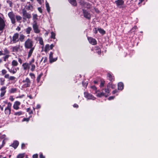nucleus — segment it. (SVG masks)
<instances>
[{
  "mask_svg": "<svg viewBox=\"0 0 158 158\" xmlns=\"http://www.w3.org/2000/svg\"><path fill=\"white\" fill-rule=\"evenodd\" d=\"M25 147V144L24 143H23L22 144L21 147L23 149H24V148Z\"/></svg>",
  "mask_w": 158,
  "mask_h": 158,
  "instance_id": "obj_62",
  "label": "nucleus"
},
{
  "mask_svg": "<svg viewBox=\"0 0 158 158\" xmlns=\"http://www.w3.org/2000/svg\"><path fill=\"white\" fill-rule=\"evenodd\" d=\"M23 114V112L21 111L16 112L14 114L15 115L20 116Z\"/></svg>",
  "mask_w": 158,
  "mask_h": 158,
  "instance_id": "obj_35",
  "label": "nucleus"
},
{
  "mask_svg": "<svg viewBox=\"0 0 158 158\" xmlns=\"http://www.w3.org/2000/svg\"><path fill=\"white\" fill-rule=\"evenodd\" d=\"M79 3L81 4L82 5H84L85 4V2L83 0H80Z\"/></svg>",
  "mask_w": 158,
  "mask_h": 158,
  "instance_id": "obj_51",
  "label": "nucleus"
},
{
  "mask_svg": "<svg viewBox=\"0 0 158 158\" xmlns=\"http://www.w3.org/2000/svg\"><path fill=\"white\" fill-rule=\"evenodd\" d=\"M32 27L34 32L36 34H38L40 32V30L39 28V26L38 25L36 21H34L32 23Z\"/></svg>",
  "mask_w": 158,
  "mask_h": 158,
  "instance_id": "obj_4",
  "label": "nucleus"
},
{
  "mask_svg": "<svg viewBox=\"0 0 158 158\" xmlns=\"http://www.w3.org/2000/svg\"><path fill=\"white\" fill-rule=\"evenodd\" d=\"M91 88L95 90H96L97 89L96 87L95 86H92L91 87Z\"/></svg>",
  "mask_w": 158,
  "mask_h": 158,
  "instance_id": "obj_63",
  "label": "nucleus"
},
{
  "mask_svg": "<svg viewBox=\"0 0 158 158\" xmlns=\"http://www.w3.org/2000/svg\"><path fill=\"white\" fill-rule=\"evenodd\" d=\"M9 77V74H6L5 75L4 77L6 78H7L9 79V77Z\"/></svg>",
  "mask_w": 158,
  "mask_h": 158,
  "instance_id": "obj_52",
  "label": "nucleus"
},
{
  "mask_svg": "<svg viewBox=\"0 0 158 158\" xmlns=\"http://www.w3.org/2000/svg\"><path fill=\"white\" fill-rule=\"evenodd\" d=\"M8 16L10 19L11 23L13 24H15V15L14 12L12 11L9 12L8 14Z\"/></svg>",
  "mask_w": 158,
  "mask_h": 158,
  "instance_id": "obj_5",
  "label": "nucleus"
},
{
  "mask_svg": "<svg viewBox=\"0 0 158 158\" xmlns=\"http://www.w3.org/2000/svg\"><path fill=\"white\" fill-rule=\"evenodd\" d=\"M98 31L100 33H101L104 34L105 33V31L103 29L101 28H99L98 29Z\"/></svg>",
  "mask_w": 158,
  "mask_h": 158,
  "instance_id": "obj_37",
  "label": "nucleus"
},
{
  "mask_svg": "<svg viewBox=\"0 0 158 158\" xmlns=\"http://www.w3.org/2000/svg\"><path fill=\"white\" fill-rule=\"evenodd\" d=\"M32 30V28L31 27H28L25 29V32L27 34H29L30 33Z\"/></svg>",
  "mask_w": 158,
  "mask_h": 158,
  "instance_id": "obj_19",
  "label": "nucleus"
},
{
  "mask_svg": "<svg viewBox=\"0 0 158 158\" xmlns=\"http://www.w3.org/2000/svg\"><path fill=\"white\" fill-rule=\"evenodd\" d=\"M82 84H83V85L84 87H86V86H87V85L88 84L87 83H85V84H84V82H82Z\"/></svg>",
  "mask_w": 158,
  "mask_h": 158,
  "instance_id": "obj_58",
  "label": "nucleus"
},
{
  "mask_svg": "<svg viewBox=\"0 0 158 158\" xmlns=\"http://www.w3.org/2000/svg\"><path fill=\"white\" fill-rule=\"evenodd\" d=\"M69 2L73 5L76 6L77 3L76 0H68Z\"/></svg>",
  "mask_w": 158,
  "mask_h": 158,
  "instance_id": "obj_22",
  "label": "nucleus"
},
{
  "mask_svg": "<svg viewBox=\"0 0 158 158\" xmlns=\"http://www.w3.org/2000/svg\"><path fill=\"white\" fill-rule=\"evenodd\" d=\"M117 6H121L123 4L124 2L123 0H118L115 2Z\"/></svg>",
  "mask_w": 158,
  "mask_h": 158,
  "instance_id": "obj_16",
  "label": "nucleus"
},
{
  "mask_svg": "<svg viewBox=\"0 0 158 158\" xmlns=\"http://www.w3.org/2000/svg\"><path fill=\"white\" fill-rule=\"evenodd\" d=\"M20 104V102L19 101H16L15 102L13 105L14 108L16 110H17L19 109V106Z\"/></svg>",
  "mask_w": 158,
  "mask_h": 158,
  "instance_id": "obj_13",
  "label": "nucleus"
},
{
  "mask_svg": "<svg viewBox=\"0 0 158 158\" xmlns=\"http://www.w3.org/2000/svg\"><path fill=\"white\" fill-rule=\"evenodd\" d=\"M6 87L5 86H3L2 87L1 89V92L0 94V96L1 97H2L3 96L6 92Z\"/></svg>",
  "mask_w": 158,
  "mask_h": 158,
  "instance_id": "obj_14",
  "label": "nucleus"
},
{
  "mask_svg": "<svg viewBox=\"0 0 158 158\" xmlns=\"http://www.w3.org/2000/svg\"><path fill=\"white\" fill-rule=\"evenodd\" d=\"M38 10L40 13H42V10L41 7H38Z\"/></svg>",
  "mask_w": 158,
  "mask_h": 158,
  "instance_id": "obj_57",
  "label": "nucleus"
},
{
  "mask_svg": "<svg viewBox=\"0 0 158 158\" xmlns=\"http://www.w3.org/2000/svg\"><path fill=\"white\" fill-rule=\"evenodd\" d=\"M114 97H110L108 98V100H110L114 98Z\"/></svg>",
  "mask_w": 158,
  "mask_h": 158,
  "instance_id": "obj_64",
  "label": "nucleus"
},
{
  "mask_svg": "<svg viewBox=\"0 0 158 158\" xmlns=\"http://www.w3.org/2000/svg\"><path fill=\"white\" fill-rule=\"evenodd\" d=\"M18 62L16 60H13L12 61L11 65L12 66H16L18 65Z\"/></svg>",
  "mask_w": 158,
  "mask_h": 158,
  "instance_id": "obj_25",
  "label": "nucleus"
},
{
  "mask_svg": "<svg viewBox=\"0 0 158 158\" xmlns=\"http://www.w3.org/2000/svg\"><path fill=\"white\" fill-rule=\"evenodd\" d=\"M7 2L9 4L10 6V7H12V2L10 0H8L7 1Z\"/></svg>",
  "mask_w": 158,
  "mask_h": 158,
  "instance_id": "obj_45",
  "label": "nucleus"
},
{
  "mask_svg": "<svg viewBox=\"0 0 158 158\" xmlns=\"http://www.w3.org/2000/svg\"><path fill=\"white\" fill-rule=\"evenodd\" d=\"M5 81V79L3 78H0V81L1 85H2L4 84V81Z\"/></svg>",
  "mask_w": 158,
  "mask_h": 158,
  "instance_id": "obj_33",
  "label": "nucleus"
},
{
  "mask_svg": "<svg viewBox=\"0 0 158 158\" xmlns=\"http://www.w3.org/2000/svg\"><path fill=\"white\" fill-rule=\"evenodd\" d=\"M83 13L85 17L88 19H90L91 16L89 13L84 10H83Z\"/></svg>",
  "mask_w": 158,
  "mask_h": 158,
  "instance_id": "obj_11",
  "label": "nucleus"
},
{
  "mask_svg": "<svg viewBox=\"0 0 158 158\" xmlns=\"http://www.w3.org/2000/svg\"><path fill=\"white\" fill-rule=\"evenodd\" d=\"M14 98H13L12 96H10V100H11V101H14Z\"/></svg>",
  "mask_w": 158,
  "mask_h": 158,
  "instance_id": "obj_59",
  "label": "nucleus"
},
{
  "mask_svg": "<svg viewBox=\"0 0 158 158\" xmlns=\"http://www.w3.org/2000/svg\"><path fill=\"white\" fill-rule=\"evenodd\" d=\"M42 74L41 73V74H40L37 77L36 79H37V81L38 82H39L40 81V78H41V77H42Z\"/></svg>",
  "mask_w": 158,
  "mask_h": 158,
  "instance_id": "obj_39",
  "label": "nucleus"
},
{
  "mask_svg": "<svg viewBox=\"0 0 158 158\" xmlns=\"http://www.w3.org/2000/svg\"><path fill=\"white\" fill-rule=\"evenodd\" d=\"M7 69H8V71L11 73H12L14 74L17 71V69H19V68H15L13 69H10L9 68L7 67Z\"/></svg>",
  "mask_w": 158,
  "mask_h": 158,
  "instance_id": "obj_17",
  "label": "nucleus"
},
{
  "mask_svg": "<svg viewBox=\"0 0 158 158\" xmlns=\"http://www.w3.org/2000/svg\"><path fill=\"white\" fill-rule=\"evenodd\" d=\"M97 96L99 97H101L102 96H105L106 97H107L109 96V95L106 94H105L103 92L100 93H98L97 95Z\"/></svg>",
  "mask_w": 158,
  "mask_h": 158,
  "instance_id": "obj_23",
  "label": "nucleus"
},
{
  "mask_svg": "<svg viewBox=\"0 0 158 158\" xmlns=\"http://www.w3.org/2000/svg\"><path fill=\"white\" fill-rule=\"evenodd\" d=\"M105 92H106V94H108H108L109 93H110V91L109 89H108L107 88V89H105Z\"/></svg>",
  "mask_w": 158,
  "mask_h": 158,
  "instance_id": "obj_48",
  "label": "nucleus"
},
{
  "mask_svg": "<svg viewBox=\"0 0 158 158\" xmlns=\"http://www.w3.org/2000/svg\"><path fill=\"white\" fill-rule=\"evenodd\" d=\"M37 14H33V19L34 21H36L37 19Z\"/></svg>",
  "mask_w": 158,
  "mask_h": 158,
  "instance_id": "obj_38",
  "label": "nucleus"
},
{
  "mask_svg": "<svg viewBox=\"0 0 158 158\" xmlns=\"http://www.w3.org/2000/svg\"><path fill=\"white\" fill-rule=\"evenodd\" d=\"M105 84V81H101V84H100V86L101 87H103L104 85Z\"/></svg>",
  "mask_w": 158,
  "mask_h": 158,
  "instance_id": "obj_50",
  "label": "nucleus"
},
{
  "mask_svg": "<svg viewBox=\"0 0 158 158\" xmlns=\"http://www.w3.org/2000/svg\"><path fill=\"white\" fill-rule=\"evenodd\" d=\"M53 53L52 52H50L49 58L50 59V63L55 61L57 60V58H53Z\"/></svg>",
  "mask_w": 158,
  "mask_h": 158,
  "instance_id": "obj_12",
  "label": "nucleus"
},
{
  "mask_svg": "<svg viewBox=\"0 0 158 158\" xmlns=\"http://www.w3.org/2000/svg\"><path fill=\"white\" fill-rule=\"evenodd\" d=\"M46 6L47 9V10L48 12H50V9L49 4L48 2H47L46 4Z\"/></svg>",
  "mask_w": 158,
  "mask_h": 158,
  "instance_id": "obj_36",
  "label": "nucleus"
},
{
  "mask_svg": "<svg viewBox=\"0 0 158 158\" xmlns=\"http://www.w3.org/2000/svg\"><path fill=\"white\" fill-rule=\"evenodd\" d=\"M22 13L23 19L25 21L27 20V19H29L31 17V14L28 13L26 10L25 9L22 10Z\"/></svg>",
  "mask_w": 158,
  "mask_h": 158,
  "instance_id": "obj_2",
  "label": "nucleus"
},
{
  "mask_svg": "<svg viewBox=\"0 0 158 158\" xmlns=\"http://www.w3.org/2000/svg\"><path fill=\"white\" fill-rule=\"evenodd\" d=\"M18 61L20 63V64H22V63L23 62L22 60L20 57H18Z\"/></svg>",
  "mask_w": 158,
  "mask_h": 158,
  "instance_id": "obj_53",
  "label": "nucleus"
},
{
  "mask_svg": "<svg viewBox=\"0 0 158 158\" xmlns=\"http://www.w3.org/2000/svg\"><path fill=\"white\" fill-rule=\"evenodd\" d=\"M4 53H3V54H5V55H8V54L9 53V51L7 49V48H5L4 50Z\"/></svg>",
  "mask_w": 158,
  "mask_h": 158,
  "instance_id": "obj_40",
  "label": "nucleus"
},
{
  "mask_svg": "<svg viewBox=\"0 0 158 158\" xmlns=\"http://www.w3.org/2000/svg\"><path fill=\"white\" fill-rule=\"evenodd\" d=\"M16 18L17 21H19L21 20L22 19V18L21 16L19 15H16L15 16V18Z\"/></svg>",
  "mask_w": 158,
  "mask_h": 158,
  "instance_id": "obj_32",
  "label": "nucleus"
},
{
  "mask_svg": "<svg viewBox=\"0 0 158 158\" xmlns=\"http://www.w3.org/2000/svg\"><path fill=\"white\" fill-rule=\"evenodd\" d=\"M123 88V84L122 82H119L118 84V89L122 90Z\"/></svg>",
  "mask_w": 158,
  "mask_h": 158,
  "instance_id": "obj_18",
  "label": "nucleus"
},
{
  "mask_svg": "<svg viewBox=\"0 0 158 158\" xmlns=\"http://www.w3.org/2000/svg\"><path fill=\"white\" fill-rule=\"evenodd\" d=\"M22 66L23 67V69L24 70H26L27 69H29L30 68L29 64L28 63H23Z\"/></svg>",
  "mask_w": 158,
  "mask_h": 158,
  "instance_id": "obj_15",
  "label": "nucleus"
},
{
  "mask_svg": "<svg viewBox=\"0 0 158 158\" xmlns=\"http://www.w3.org/2000/svg\"><path fill=\"white\" fill-rule=\"evenodd\" d=\"M23 83V87L26 88L29 87L30 86L31 84V81L28 77H27L25 80L22 81Z\"/></svg>",
  "mask_w": 158,
  "mask_h": 158,
  "instance_id": "obj_3",
  "label": "nucleus"
},
{
  "mask_svg": "<svg viewBox=\"0 0 158 158\" xmlns=\"http://www.w3.org/2000/svg\"><path fill=\"white\" fill-rule=\"evenodd\" d=\"M15 79V77L14 76H10L9 78V80L10 81H13Z\"/></svg>",
  "mask_w": 158,
  "mask_h": 158,
  "instance_id": "obj_46",
  "label": "nucleus"
},
{
  "mask_svg": "<svg viewBox=\"0 0 158 158\" xmlns=\"http://www.w3.org/2000/svg\"><path fill=\"white\" fill-rule=\"evenodd\" d=\"M107 76L109 78V79L111 81H113L114 79L113 77L109 73H108L107 74Z\"/></svg>",
  "mask_w": 158,
  "mask_h": 158,
  "instance_id": "obj_30",
  "label": "nucleus"
},
{
  "mask_svg": "<svg viewBox=\"0 0 158 158\" xmlns=\"http://www.w3.org/2000/svg\"><path fill=\"white\" fill-rule=\"evenodd\" d=\"M7 71L6 70L4 69H2L1 71L2 74V75H4L6 74V73H7Z\"/></svg>",
  "mask_w": 158,
  "mask_h": 158,
  "instance_id": "obj_43",
  "label": "nucleus"
},
{
  "mask_svg": "<svg viewBox=\"0 0 158 158\" xmlns=\"http://www.w3.org/2000/svg\"><path fill=\"white\" fill-rule=\"evenodd\" d=\"M88 39L91 44L94 45L97 44V41L95 39L91 37H88Z\"/></svg>",
  "mask_w": 158,
  "mask_h": 158,
  "instance_id": "obj_10",
  "label": "nucleus"
},
{
  "mask_svg": "<svg viewBox=\"0 0 158 158\" xmlns=\"http://www.w3.org/2000/svg\"><path fill=\"white\" fill-rule=\"evenodd\" d=\"M12 41L13 43H16L19 41V34L18 33H15L14 35Z\"/></svg>",
  "mask_w": 158,
  "mask_h": 158,
  "instance_id": "obj_7",
  "label": "nucleus"
},
{
  "mask_svg": "<svg viewBox=\"0 0 158 158\" xmlns=\"http://www.w3.org/2000/svg\"><path fill=\"white\" fill-rule=\"evenodd\" d=\"M33 41L32 39L28 38L25 41L24 43V47L26 48L30 49L28 52V58H29L32 55L33 51L35 49L33 47Z\"/></svg>",
  "mask_w": 158,
  "mask_h": 158,
  "instance_id": "obj_1",
  "label": "nucleus"
},
{
  "mask_svg": "<svg viewBox=\"0 0 158 158\" xmlns=\"http://www.w3.org/2000/svg\"><path fill=\"white\" fill-rule=\"evenodd\" d=\"M25 36L23 34L20 35L19 38V40L21 42H23L25 38Z\"/></svg>",
  "mask_w": 158,
  "mask_h": 158,
  "instance_id": "obj_24",
  "label": "nucleus"
},
{
  "mask_svg": "<svg viewBox=\"0 0 158 158\" xmlns=\"http://www.w3.org/2000/svg\"><path fill=\"white\" fill-rule=\"evenodd\" d=\"M35 60L34 58L32 59L31 61H30L29 64H33V63L34 62Z\"/></svg>",
  "mask_w": 158,
  "mask_h": 158,
  "instance_id": "obj_49",
  "label": "nucleus"
},
{
  "mask_svg": "<svg viewBox=\"0 0 158 158\" xmlns=\"http://www.w3.org/2000/svg\"><path fill=\"white\" fill-rule=\"evenodd\" d=\"M84 94L85 97L88 99L94 100L95 99V98L93 95L87 92H85Z\"/></svg>",
  "mask_w": 158,
  "mask_h": 158,
  "instance_id": "obj_9",
  "label": "nucleus"
},
{
  "mask_svg": "<svg viewBox=\"0 0 158 158\" xmlns=\"http://www.w3.org/2000/svg\"><path fill=\"white\" fill-rule=\"evenodd\" d=\"M25 7L26 8V9L28 10H32L33 9V6L29 4V5H27L25 6Z\"/></svg>",
  "mask_w": 158,
  "mask_h": 158,
  "instance_id": "obj_21",
  "label": "nucleus"
},
{
  "mask_svg": "<svg viewBox=\"0 0 158 158\" xmlns=\"http://www.w3.org/2000/svg\"><path fill=\"white\" fill-rule=\"evenodd\" d=\"M19 49V46H14L12 48V51L13 52H17L18 51Z\"/></svg>",
  "mask_w": 158,
  "mask_h": 158,
  "instance_id": "obj_26",
  "label": "nucleus"
},
{
  "mask_svg": "<svg viewBox=\"0 0 158 158\" xmlns=\"http://www.w3.org/2000/svg\"><path fill=\"white\" fill-rule=\"evenodd\" d=\"M11 105V104L10 102L8 103L7 106L4 110L5 113L6 115H9L10 114Z\"/></svg>",
  "mask_w": 158,
  "mask_h": 158,
  "instance_id": "obj_6",
  "label": "nucleus"
},
{
  "mask_svg": "<svg viewBox=\"0 0 158 158\" xmlns=\"http://www.w3.org/2000/svg\"><path fill=\"white\" fill-rule=\"evenodd\" d=\"M5 21L0 17V31H2L5 26Z\"/></svg>",
  "mask_w": 158,
  "mask_h": 158,
  "instance_id": "obj_8",
  "label": "nucleus"
},
{
  "mask_svg": "<svg viewBox=\"0 0 158 158\" xmlns=\"http://www.w3.org/2000/svg\"><path fill=\"white\" fill-rule=\"evenodd\" d=\"M51 38H52L53 39H55V34L53 32V31H52L51 32Z\"/></svg>",
  "mask_w": 158,
  "mask_h": 158,
  "instance_id": "obj_41",
  "label": "nucleus"
},
{
  "mask_svg": "<svg viewBox=\"0 0 158 158\" xmlns=\"http://www.w3.org/2000/svg\"><path fill=\"white\" fill-rule=\"evenodd\" d=\"M54 47V45L53 44H51L50 46V49H52Z\"/></svg>",
  "mask_w": 158,
  "mask_h": 158,
  "instance_id": "obj_60",
  "label": "nucleus"
},
{
  "mask_svg": "<svg viewBox=\"0 0 158 158\" xmlns=\"http://www.w3.org/2000/svg\"><path fill=\"white\" fill-rule=\"evenodd\" d=\"M31 66V71H33L35 70V66L34 64H29V66Z\"/></svg>",
  "mask_w": 158,
  "mask_h": 158,
  "instance_id": "obj_28",
  "label": "nucleus"
},
{
  "mask_svg": "<svg viewBox=\"0 0 158 158\" xmlns=\"http://www.w3.org/2000/svg\"><path fill=\"white\" fill-rule=\"evenodd\" d=\"M50 50V46L49 44H47L45 45L44 48V51L47 52Z\"/></svg>",
  "mask_w": 158,
  "mask_h": 158,
  "instance_id": "obj_29",
  "label": "nucleus"
},
{
  "mask_svg": "<svg viewBox=\"0 0 158 158\" xmlns=\"http://www.w3.org/2000/svg\"><path fill=\"white\" fill-rule=\"evenodd\" d=\"M29 118H24L23 120V121H26L27 122H28L29 120Z\"/></svg>",
  "mask_w": 158,
  "mask_h": 158,
  "instance_id": "obj_54",
  "label": "nucleus"
},
{
  "mask_svg": "<svg viewBox=\"0 0 158 158\" xmlns=\"http://www.w3.org/2000/svg\"><path fill=\"white\" fill-rule=\"evenodd\" d=\"M40 158H45V157L42 154H40Z\"/></svg>",
  "mask_w": 158,
  "mask_h": 158,
  "instance_id": "obj_61",
  "label": "nucleus"
},
{
  "mask_svg": "<svg viewBox=\"0 0 158 158\" xmlns=\"http://www.w3.org/2000/svg\"><path fill=\"white\" fill-rule=\"evenodd\" d=\"M19 145V142L18 141H14L12 144L11 146L14 147L15 148H16L18 147Z\"/></svg>",
  "mask_w": 158,
  "mask_h": 158,
  "instance_id": "obj_20",
  "label": "nucleus"
},
{
  "mask_svg": "<svg viewBox=\"0 0 158 158\" xmlns=\"http://www.w3.org/2000/svg\"><path fill=\"white\" fill-rule=\"evenodd\" d=\"M17 89L16 88H12L9 90V92L10 93H14L16 91Z\"/></svg>",
  "mask_w": 158,
  "mask_h": 158,
  "instance_id": "obj_31",
  "label": "nucleus"
},
{
  "mask_svg": "<svg viewBox=\"0 0 158 158\" xmlns=\"http://www.w3.org/2000/svg\"><path fill=\"white\" fill-rule=\"evenodd\" d=\"M24 157L23 154H19L17 156V158H23Z\"/></svg>",
  "mask_w": 158,
  "mask_h": 158,
  "instance_id": "obj_44",
  "label": "nucleus"
},
{
  "mask_svg": "<svg viewBox=\"0 0 158 158\" xmlns=\"http://www.w3.org/2000/svg\"><path fill=\"white\" fill-rule=\"evenodd\" d=\"M10 56L9 55H6L5 56H3V58L4 61H6Z\"/></svg>",
  "mask_w": 158,
  "mask_h": 158,
  "instance_id": "obj_34",
  "label": "nucleus"
},
{
  "mask_svg": "<svg viewBox=\"0 0 158 158\" xmlns=\"http://www.w3.org/2000/svg\"><path fill=\"white\" fill-rule=\"evenodd\" d=\"M32 157L33 158H37L38 155L37 154H34L33 155Z\"/></svg>",
  "mask_w": 158,
  "mask_h": 158,
  "instance_id": "obj_55",
  "label": "nucleus"
},
{
  "mask_svg": "<svg viewBox=\"0 0 158 158\" xmlns=\"http://www.w3.org/2000/svg\"><path fill=\"white\" fill-rule=\"evenodd\" d=\"M47 57H44V62L45 63L47 61Z\"/></svg>",
  "mask_w": 158,
  "mask_h": 158,
  "instance_id": "obj_56",
  "label": "nucleus"
},
{
  "mask_svg": "<svg viewBox=\"0 0 158 158\" xmlns=\"http://www.w3.org/2000/svg\"><path fill=\"white\" fill-rule=\"evenodd\" d=\"M39 41L40 44L41 45H43L44 44L42 38L40 37L39 39Z\"/></svg>",
  "mask_w": 158,
  "mask_h": 158,
  "instance_id": "obj_42",
  "label": "nucleus"
},
{
  "mask_svg": "<svg viewBox=\"0 0 158 158\" xmlns=\"http://www.w3.org/2000/svg\"><path fill=\"white\" fill-rule=\"evenodd\" d=\"M116 87V85L110 83H109L107 85V87H111L112 89H114Z\"/></svg>",
  "mask_w": 158,
  "mask_h": 158,
  "instance_id": "obj_27",
  "label": "nucleus"
},
{
  "mask_svg": "<svg viewBox=\"0 0 158 158\" xmlns=\"http://www.w3.org/2000/svg\"><path fill=\"white\" fill-rule=\"evenodd\" d=\"M30 76L32 78H35V75L33 73H30L29 74Z\"/></svg>",
  "mask_w": 158,
  "mask_h": 158,
  "instance_id": "obj_47",
  "label": "nucleus"
}]
</instances>
